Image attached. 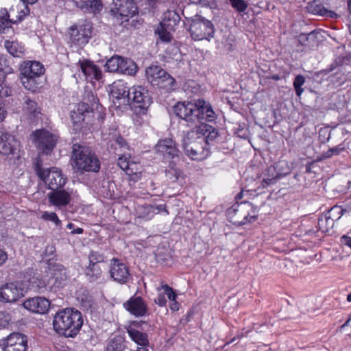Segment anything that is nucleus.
Instances as JSON below:
<instances>
[{
	"instance_id": "obj_41",
	"label": "nucleus",
	"mask_w": 351,
	"mask_h": 351,
	"mask_svg": "<svg viewBox=\"0 0 351 351\" xmlns=\"http://www.w3.org/2000/svg\"><path fill=\"white\" fill-rule=\"evenodd\" d=\"M12 23L10 18L7 16V10L5 8L0 9V33H4L5 29L10 27Z\"/></svg>"
},
{
	"instance_id": "obj_64",
	"label": "nucleus",
	"mask_w": 351,
	"mask_h": 351,
	"mask_svg": "<svg viewBox=\"0 0 351 351\" xmlns=\"http://www.w3.org/2000/svg\"><path fill=\"white\" fill-rule=\"evenodd\" d=\"M346 205L347 206L351 209V197L350 198H348L346 200Z\"/></svg>"
},
{
	"instance_id": "obj_58",
	"label": "nucleus",
	"mask_w": 351,
	"mask_h": 351,
	"mask_svg": "<svg viewBox=\"0 0 351 351\" xmlns=\"http://www.w3.org/2000/svg\"><path fill=\"white\" fill-rule=\"evenodd\" d=\"M180 308V304L177 301L171 302L170 304V309L173 311H178Z\"/></svg>"
},
{
	"instance_id": "obj_30",
	"label": "nucleus",
	"mask_w": 351,
	"mask_h": 351,
	"mask_svg": "<svg viewBox=\"0 0 351 351\" xmlns=\"http://www.w3.org/2000/svg\"><path fill=\"white\" fill-rule=\"evenodd\" d=\"M72 3L84 13L97 14L103 8L101 0H73Z\"/></svg>"
},
{
	"instance_id": "obj_45",
	"label": "nucleus",
	"mask_w": 351,
	"mask_h": 351,
	"mask_svg": "<svg viewBox=\"0 0 351 351\" xmlns=\"http://www.w3.org/2000/svg\"><path fill=\"white\" fill-rule=\"evenodd\" d=\"M309 10L313 14H318L319 15L327 16L332 18L337 16V14L334 12L326 10V9L322 8L320 6L315 5V7L313 8V4L310 5Z\"/></svg>"
},
{
	"instance_id": "obj_63",
	"label": "nucleus",
	"mask_w": 351,
	"mask_h": 351,
	"mask_svg": "<svg viewBox=\"0 0 351 351\" xmlns=\"http://www.w3.org/2000/svg\"><path fill=\"white\" fill-rule=\"evenodd\" d=\"M351 322V318L348 319L341 326V330H345L347 326L350 324V323Z\"/></svg>"
},
{
	"instance_id": "obj_25",
	"label": "nucleus",
	"mask_w": 351,
	"mask_h": 351,
	"mask_svg": "<svg viewBox=\"0 0 351 351\" xmlns=\"http://www.w3.org/2000/svg\"><path fill=\"white\" fill-rule=\"evenodd\" d=\"M343 210L341 206H335L324 216L319 218L318 226L323 231L327 230L328 228L332 227L334 221L341 218Z\"/></svg>"
},
{
	"instance_id": "obj_26",
	"label": "nucleus",
	"mask_w": 351,
	"mask_h": 351,
	"mask_svg": "<svg viewBox=\"0 0 351 351\" xmlns=\"http://www.w3.org/2000/svg\"><path fill=\"white\" fill-rule=\"evenodd\" d=\"M142 325H147L145 322H134L133 326H130L128 329V333L131 339L134 343H136L138 347H145L147 348L149 346V340L148 335L143 332L138 330L134 327H141L142 329L144 328Z\"/></svg>"
},
{
	"instance_id": "obj_52",
	"label": "nucleus",
	"mask_w": 351,
	"mask_h": 351,
	"mask_svg": "<svg viewBox=\"0 0 351 351\" xmlns=\"http://www.w3.org/2000/svg\"><path fill=\"white\" fill-rule=\"evenodd\" d=\"M158 295L156 298H155L154 300L155 303L159 305L160 306H165L167 303V300L165 298L166 294L165 293L164 291L162 292V291H158Z\"/></svg>"
},
{
	"instance_id": "obj_42",
	"label": "nucleus",
	"mask_w": 351,
	"mask_h": 351,
	"mask_svg": "<svg viewBox=\"0 0 351 351\" xmlns=\"http://www.w3.org/2000/svg\"><path fill=\"white\" fill-rule=\"evenodd\" d=\"M40 219H42L44 221H51L56 226H60L62 224L61 220L59 219L58 215L54 212H41Z\"/></svg>"
},
{
	"instance_id": "obj_61",
	"label": "nucleus",
	"mask_w": 351,
	"mask_h": 351,
	"mask_svg": "<svg viewBox=\"0 0 351 351\" xmlns=\"http://www.w3.org/2000/svg\"><path fill=\"white\" fill-rule=\"evenodd\" d=\"M133 121H134V124L136 125H141L142 124V122H143L142 121V119L140 117L137 116V115H136L133 118Z\"/></svg>"
},
{
	"instance_id": "obj_39",
	"label": "nucleus",
	"mask_w": 351,
	"mask_h": 351,
	"mask_svg": "<svg viewBox=\"0 0 351 351\" xmlns=\"http://www.w3.org/2000/svg\"><path fill=\"white\" fill-rule=\"evenodd\" d=\"M86 276L90 282L99 280L101 277V269L97 265H89L86 269Z\"/></svg>"
},
{
	"instance_id": "obj_5",
	"label": "nucleus",
	"mask_w": 351,
	"mask_h": 351,
	"mask_svg": "<svg viewBox=\"0 0 351 351\" xmlns=\"http://www.w3.org/2000/svg\"><path fill=\"white\" fill-rule=\"evenodd\" d=\"M20 72L23 86L27 90L36 92L40 85V77L45 73L44 66L38 61H25L21 65Z\"/></svg>"
},
{
	"instance_id": "obj_43",
	"label": "nucleus",
	"mask_w": 351,
	"mask_h": 351,
	"mask_svg": "<svg viewBox=\"0 0 351 351\" xmlns=\"http://www.w3.org/2000/svg\"><path fill=\"white\" fill-rule=\"evenodd\" d=\"M305 78L302 75H298L293 81V87L298 97H300L304 92L302 86L304 84Z\"/></svg>"
},
{
	"instance_id": "obj_7",
	"label": "nucleus",
	"mask_w": 351,
	"mask_h": 351,
	"mask_svg": "<svg viewBox=\"0 0 351 351\" xmlns=\"http://www.w3.org/2000/svg\"><path fill=\"white\" fill-rule=\"evenodd\" d=\"M92 25L88 21L72 25L67 31L66 37L68 43L71 46L81 47L87 44L91 37Z\"/></svg>"
},
{
	"instance_id": "obj_27",
	"label": "nucleus",
	"mask_w": 351,
	"mask_h": 351,
	"mask_svg": "<svg viewBox=\"0 0 351 351\" xmlns=\"http://www.w3.org/2000/svg\"><path fill=\"white\" fill-rule=\"evenodd\" d=\"M25 278L28 283L27 289L39 291L49 290L47 275L43 276L32 270L31 274L25 276Z\"/></svg>"
},
{
	"instance_id": "obj_15",
	"label": "nucleus",
	"mask_w": 351,
	"mask_h": 351,
	"mask_svg": "<svg viewBox=\"0 0 351 351\" xmlns=\"http://www.w3.org/2000/svg\"><path fill=\"white\" fill-rule=\"evenodd\" d=\"M3 351H27V337L20 332H13L2 340Z\"/></svg>"
},
{
	"instance_id": "obj_21",
	"label": "nucleus",
	"mask_w": 351,
	"mask_h": 351,
	"mask_svg": "<svg viewBox=\"0 0 351 351\" xmlns=\"http://www.w3.org/2000/svg\"><path fill=\"white\" fill-rule=\"evenodd\" d=\"M155 150L167 160L174 159L178 156L179 153L176 142L171 138L158 141L155 145Z\"/></svg>"
},
{
	"instance_id": "obj_8",
	"label": "nucleus",
	"mask_w": 351,
	"mask_h": 351,
	"mask_svg": "<svg viewBox=\"0 0 351 351\" xmlns=\"http://www.w3.org/2000/svg\"><path fill=\"white\" fill-rule=\"evenodd\" d=\"M36 171L38 177L51 191L62 188L67 181V178L58 167L43 169L37 163Z\"/></svg>"
},
{
	"instance_id": "obj_38",
	"label": "nucleus",
	"mask_w": 351,
	"mask_h": 351,
	"mask_svg": "<svg viewBox=\"0 0 351 351\" xmlns=\"http://www.w3.org/2000/svg\"><path fill=\"white\" fill-rule=\"evenodd\" d=\"M121 66L120 73L128 75H134L137 71L136 64L131 59L123 58V62L120 65Z\"/></svg>"
},
{
	"instance_id": "obj_3",
	"label": "nucleus",
	"mask_w": 351,
	"mask_h": 351,
	"mask_svg": "<svg viewBox=\"0 0 351 351\" xmlns=\"http://www.w3.org/2000/svg\"><path fill=\"white\" fill-rule=\"evenodd\" d=\"M84 320L77 310L66 308L58 311L53 318V328L56 332L66 337H75L83 326Z\"/></svg>"
},
{
	"instance_id": "obj_55",
	"label": "nucleus",
	"mask_w": 351,
	"mask_h": 351,
	"mask_svg": "<svg viewBox=\"0 0 351 351\" xmlns=\"http://www.w3.org/2000/svg\"><path fill=\"white\" fill-rule=\"evenodd\" d=\"M7 114V111L5 108V105L2 101V99H0V121H3Z\"/></svg>"
},
{
	"instance_id": "obj_46",
	"label": "nucleus",
	"mask_w": 351,
	"mask_h": 351,
	"mask_svg": "<svg viewBox=\"0 0 351 351\" xmlns=\"http://www.w3.org/2000/svg\"><path fill=\"white\" fill-rule=\"evenodd\" d=\"M157 291H164L168 299L171 302L176 301L177 294L174 292L173 289L167 285H162L156 288Z\"/></svg>"
},
{
	"instance_id": "obj_37",
	"label": "nucleus",
	"mask_w": 351,
	"mask_h": 351,
	"mask_svg": "<svg viewBox=\"0 0 351 351\" xmlns=\"http://www.w3.org/2000/svg\"><path fill=\"white\" fill-rule=\"evenodd\" d=\"M123 62V57L114 56L110 58L106 62L105 67L107 71L110 73H120L121 66H120Z\"/></svg>"
},
{
	"instance_id": "obj_44",
	"label": "nucleus",
	"mask_w": 351,
	"mask_h": 351,
	"mask_svg": "<svg viewBox=\"0 0 351 351\" xmlns=\"http://www.w3.org/2000/svg\"><path fill=\"white\" fill-rule=\"evenodd\" d=\"M11 89L5 82V76L3 73H0V99L10 95Z\"/></svg>"
},
{
	"instance_id": "obj_13",
	"label": "nucleus",
	"mask_w": 351,
	"mask_h": 351,
	"mask_svg": "<svg viewBox=\"0 0 351 351\" xmlns=\"http://www.w3.org/2000/svg\"><path fill=\"white\" fill-rule=\"evenodd\" d=\"M146 77L154 85L160 87H171L175 80L164 69L156 65H152L147 68Z\"/></svg>"
},
{
	"instance_id": "obj_32",
	"label": "nucleus",
	"mask_w": 351,
	"mask_h": 351,
	"mask_svg": "<svg viewBox=\"0 0 351 351\" xmlns=\"http://www.w3.org/2000/svg\"><path fill=\"white\" fill-rule=\"evenodd\" d=\"M279 165H277V167ZM276 166H269L263 173V178L261 182V186L263 188H266L271 184H274L276 182L278 179H279L282 173H279L276 170Z\"/></svg>"
},
{
	"instance_id": "obj_59",
	"label": "nucleus",
	"mask_w": 351,
	"mask_h": 351,
	"mask_svg": "<svg viewBox=\"0 0 351 351\" xmlns=\"http://www.w3.org/2000/svg\"><path fill=\"white\" fill-rule=\"evenodd\" d=\"M117 143L120 145L121 147H127L128 143L125 140L121 137L117 139Z\"/></svg>"
},
{
	"instance_id": "obj_50",
	"label": "nucleus",
	"mask_w": 351,
	"mask_h": 351,
	"mask_svg": "<svg viewBox=\"0 0 351 351\" xmlns=\"http://www.w3.org/2000/svg\"><path fill=\"white\" fill-rule=\"evenodd\" d=\"M344 149H345V147L342 145H339L336 147L329 149L326 152L325 156L326 158H330L333 156L339 155L344 150Z\"/></svg>"
},
{
	"instance_id": "obj_54",
	"label": "nucleus",
	"mask_w": 351,
	"mask_h": 351,
	"mask_svg": "<svg viewBox=\"0 0 351 351\" xmlns=\"http://www.w3.org/2000/svg\"><path fill=\"white\" fill-rule=\"evenodd\" d=\"M94 117H96L97 120L100 122H103L105 119L106 113L104 111L102 107L97 108L95 112H94Z\"/></svg>"
},
{
	"instance_id": "obj_48",
	"label": "nucleus",
	"mask_w": 351,
	"mask_h": 351,
	"mask_svg": "<svg viewBox=\"0 0 351 351\" xmlns=\"http://www.w3.org/2000/svg\"><path fill=\"white\" fill-rule=\"evenodd\" d=\"M232 7L240 13L245 12L247 3L244 0H228Z\"/></svg>"
},
{
	"instance_id": "obj_33",
	"label": "nucleus",
	"mask_w": 351,
	"mask_h": 351,
	"mask_svg": "<svg viewBox=\"0 0 351 351\" xmlns=\"http://www.w3.org/2000/svg\"><path fill=\"white\" fill-rule=\"evenodd\" d=\"M180 17L175 10H167L163 14L162 21L160 23L161 27L170 29H175V27L179 23Z\"/></svg>"
},
{
	"instance_id": "obj_22",
	"label": "nucleus",
	"mask_w": 351,
	"mask_h": 351,
	"mask_svg": "<svg viewBox=\"0 0 351 351\" xmlns=\"http://www.w3.org/2000/svg\"><path fill=\"white\" fill-rule=\"evenodd\" d=\"M23 305L25 309L30 312L45 314L49 309L50 302L44 297H34L26 300Z\"/></svg>"
},
{
	"instance_id": "obj_11",
	"label": "nucleus",
	"mask_w": 351,
	"mask_h": 351,
	"mask_svg": "<svg viewBox=\"0 0 351 351\" xmlns=\"http://www.w3.org/2000/svg\"><path fill=\"white\" fill-rule=\"evenodd\" d=\"M130 93L129 88L123 80L114 82L110 88V98L115 106L117 108H125L130 106Z\"/></svg>"
},
{
	"instance_id": "obj_31",
	"label": "nucleus",
	"mask_w": 351,
	"mask_h": 351,
	"mask_svg": "<svg viewBox=\"0 0 351 351\" xmlns=\"http://www.w3.org/2000/svg\"><path fill=\"white\" fill-rule=\"evenodd\" d=\"M29 14V9L27 4L20 3L11 7L9 11L7 10V16L12 23H17L23 21Z\"/></svg>"
},
{
	"instance_id": "obj_28",
	"label": "nucleus",
	"mask_w": 351,
	"mask_h": 351,
	"mask_svg": "<svg viewBox=\"0 0 351 351\" xmlns=\"http://www.w3.org/2000/svg\"><path fill=\"white\" fill-rule=\"evenodd\" d=\"M125 308L136 317L145 316L147 313V306L141 297H132L123 304Z\"/></svg>"
},
{
	"instance_id": "obj_40",
	"label": "nucleus",
	"mask_w": 351,
	"mask_h": 351,
	"mask_svg": "<svg viewBox=\"0 0 351 351\" xmlns=\"http://www.w3.org/2000/svg\"><path fill=\"white\" fill-rule=\"evenodd\" d=\"M24 110L27 113L29 114H32L36 116V114L40 113V108L38 107L37 103L32 99L29 97H25L24 98Z\"/></svg>"
},
{
	"instance_id": "obj_35",
	"label": "nucleus",
	"mask_w": 351,
	"mask_h": 351,
	"mask_svg": "<svg viewBox=\"0 0 351 351\" xmlns=\"http://www.w3.org/2000/svg\"><path fill=\"white\" fill-rule=\"evenodd\" d=\"M126 345L124 338L117 335L108 341L105 351H125Z\"/></svg>"
},
{
	"instance_id": "obj_16",
	"label": "nucleus",
	"mask_w": 351,
	"mask_h": 351,
	"mask_svg": "<svg viewBox=\"0 0 351 351\" xmlns=\"http://www.w3.org/2000/svg\"><path fill=\"white\" fill-rule=\"evenodd\" d=\"M109 273L111 278L120 284L127 283L130 278V273L128 265L115 258H113L110 261Z\"/></svg>"
},
{
	"instance_id": "obj_4",
	"label": "nucleus",
	"mask_w": 351,
	"mask_h": 351,
	"mask_svg": "<svg viewBox=\"0 0 351 351\" xmlns=\"http://www.w3.org/2000/svg\"><path fill=\"white\" fill-rule=\"evenodd\" d=\"M72 158L75 171L84 172H97L100 169V162L97 157L86 146L74 144Z\"/></svg>"
},
{
	"instance_id": "obj_24",
	"label": "nucleus",
	"mask_w": 351,
	"mask_h": 351,
	"mask_svg": "<svg viewBox=\"0 0 351 351\" xmlns=\"http://www.w3.org/2000/svg\"><path fill=\"white\" fill-rule=\"evenodd\" d=\"M165 213L168 214L165 204L158 205H138L136 208V214L138 217L145 220L152 219L156 214Z\"/></svg>"
},
{
	"instance_id": "obj_18",
	"label": "nucleus",
	"mask_w": 351,
	"mask_h": 351,
	"mask_svg": "<svg viewBox=\"0 0 351 351\" xmlns=\"http://www.w3.org/2000/svg\"><path fill=\"white\" fill-rule=\"evenodd\" d=\"M73 189H58L49 192L47 195L49 202L51 205L62 209L66 207L71 201Z\"/></svg>"
},
{
	"instance_id": "obj_10",
	"label": "nucleus",
	"mask_w": 351,
	"mask_h": 351,
	"mask_svg": "<svg viewBox=\"0 0 351 351\" xmlns=\"http://www.w3.org/2000/svg\"><path fill=\"white\" fill-rule=\"evenodd\" d=\"M191 37L195 40H210L215 34L212 22L204 17L195 16L191 21L189 29Z\"/></svg>"
},
{
	"instance_id": "obj_62",
	"label": "nucleus",
	"mask_w": 351,
	"mask_h": 351,
	"mask_svg": "<svg viewBox=\"0 0 351 351\" xmlns=\"http://www.w3.org/2000/svg\"><path fill=\"white\" fill-rule=\"evenodd\" d=\"M83 233V229L82 228H77L76 229H73L72 231H71V234H82Z\"/></svg>"
},
{
	"instance_id": "obj_57",
	"label": "nucleus",
	"mask_w": 351,
	"mask_h": 351,
	"mask_svg": "<svg viewBox=\"0 0 351 351\" xmlns=\"http://www.w3.org/2000/svg\"><path fill=\"white\" fill-rule=\"evenodd\" d=\"M341 242L342 244L347 245L351 249V237L347 235H343L341 237Z\"/></svg>"
},
{
	"instance_id": "obj_6",
	"label": "nucleus",
	"mask_w": 351,
	"mask_h": 351,
	"mask_svg": "<svg viewBox=\"0 0 351 351\" xmlns=\"http://www.w3.org/2000/svg\"><path fill=\"white\" fill-rule=\"evenodd\" d=\"M155 0H113L114 10L121 20L127 21L128 18L134 16L138 12L140 7L149 9L153 7Z\"/></svg>"
},
{
	"instance_id": "obj_9",
	"label": "nucleus",
	"mask_w": 351,
	"mask_h": 351,
	"mask_svg": "<svg viewBox=\"0 0 351 351\" xmlns=\"http://www.w3.org/2000/svg\"><path fill=\"white\" fill-rule=\"evenodd\" d=\"M228 215L229 218L236 217L233 221L234 223L245 225L256 221L257 212L252 204L245 202L229 208Z\"/></svg>"
},
{
	"instance_id": "obj_53",
	"label": "nucleus",
	"mask_w": 351,
	"mask_h": 351,
	"mask_svg": "<svg viewBox=\"0 0 351 351\" xmlns=\"http://www.w3.org/2000/svg\"><path fill=\"white\" fill-rule=\"evenodd\" d=\"M88 109V105L86 103L82 102L78 104L76 109L73 110V111L81 112L82 114H84L85 117H86V114L89 113Z\"/></svg>"
},
{
	"instance_id": "obj_36",
	"label": "nucleus",
	"mask_w": 351,
	"mask_h": 351,
	"mask_svg": "<svg viewBox=\"0 0 351 351\" xmlns=\"http://www.w3.org/2000/svg\"><path fill=\"white\" fill-rule=\"evenodd\" d=\"M72 120L73 132L77 134L80 132L83 128V122L85 120V115L82 114L81 112L72 111L71 113Z\"/></svg>"
},
{
	"instance_id": "obj_1",
	"label": "nucleus",
	"mask_w": 351,
	"mask_h": 351,
	"mask_svg": "<svg viewBox=\"0 0 351 351\" xmlns=\"http://www.w3.org/2000/svg\"><path fill=\"white\" fill-rule=\"evenodd\" d=\"M218 136L217 130L208 124H202L187 132L183 138V148L192 160H201L208 155L206 145Z\"/></svg>"
},
{
	"instance_id": "obj_51",
	"label": "nucleus",
	"mask_w": 351,
	"mask_h": 351,
	"mask_svg": "<svg viewBox=\"0 0 351 351\" xmlns=\"http://www.w3.org/2000/svg\"><path fill=\"white\" fill-rule=\"evenodd\" d=\"M89 265H97L103 261V257L101 254L96 252H90L88 255Z\"/></svg>"
},
{
	"instance_id": "obj_34",
	"label": "nucleus",
	"mask_w": 351,
	"mask_h": 351,
	"mask_svg": "<svg viewBox=\"0 0 351 351\" xmlns=\"http://www.w3.org/2000/svg\"><path fill=\"white\" fill-rule=\"evenodd\" d=\"M4 47L8 52L14 57L21 58L25 55L24 45L17 40H6L4 42Z\"/></svg>"
},
{
	"instance_id": "obj_60",
	"label": "nucleus",
	"mask_w": 351,
	"mask_h": 351,
	"mask_svg": "<svg viewBox=\"0 0 351 351\" xmlns=\"http://www.w3.org/2000/svg\"><path fill=\"white\" fill-rule=\"evenodd\" d=\"M191 3H195V4H202L203 5H207L209 3V1L208 0H189Z\"/></svg>"
},
{
	"instance_id": "obj_49",
	"label": "nucleus",
	"mask_w": 351,
	"mask_h": 351,
	"mask_svg": "<svg viewBox=\"0 0 351 351\" xmlns=\"http://www.w3.org/2000/svg\"><path fill=\"white\" fill-rule=\"evenodd\" d=\"M12 321V316L10 312L6 311H0V326L1 327H6Z\"/></svg>"
},
{
	"instance_id": "obj_56",
	"label": "nucleus",
	"mask_w": 351,
	"mask_h": 351,
	"mask_svg": "<svg viewBox=\"0 0 351 351\" xmlns=\"http://www.w3.org/2000/svg\"><path fill=\"white\" fill-rule=\"evenodd\" d=\"M8 260L7 252L0 247V267L2 266Z\"/></svg>"
},
{
	"instance_id": "obj_19",
	"label": "nucleus",
	"mask_w": 351,
	"mask_h": 351,
	"mask_svg": "<svg viewBox=\"0 0 351 351\" xmlns=\"http://www.w3.org/2000/svg\"><path fill=\"white\" fill-rule=\"evenodd\" d=\"M118 165L130 176H134L132 179H138L143 171L141 164L132 158L129 154H124L118 158Z\"/></svg>"
},
{
	"instance_id": "obj_2",
	"label": "nucleus",
	"mask_w": 351,
	"mask_h": 351,
	"mask_svg": "<svg viewBox=\"0 0 351 351\" xmlns=\"http://www.w3.org/2000/svg\"><path fill=\"white\" fill-rule=\"evenodd\" d=\"M173 109L178 117L193 123L206 124L205 122L212 123L217 119L210 104L204 99L178 102Z\"/></svg>"
},
{
	"instance_id": "obj_47",
	"label": "nucleus",
	"mask_w": 351,
	"mask_h": 351,
	"mask_svg": "<svg viewBox=\"0 0 351 351\" xmlns=\"http://www.w3.org/2000/svg\"><path fill=\"white\" fill-rule=\"evenodd\" d=\"M175 29H170L167 28H163L160 25V27L158 28L156 32L158 33L160 39L163 42H169L171 40V31H174Z\"/></svg>"
},
{
	"instance_id": "obj_14",
	"label": "nucleus",
	"mask_w": 351,
	"mask_h": 351,
	"mask_svg": "<svg viewBox=\"0 0 351 351\" xmlns=\"http://www.w3.org/2000/svg\"><path fill=\"white\" fill-rule=\"evenodd\" d=\"M32 136L37 147L47 154L53 150L57 142L56 136L45 130H36Z\"/></svg>"
},
{
	"instance_id": "obj_17",
	"label": "nucleus",
	"mask_w": 351,
	"mask_h": 351,
	"mask_svg": "<svg viewBox=\"0 0 351 351\" xmlns=\"http://www.w3.org/2000/svg\"><path fill=\"white\" fill-rule=\"evenodd\" d=\"M25 290L16 283H6L0 287V302L12 303L24 296Z\"/></svg>"
},
{
	"instance_id": "obj_23",
	"label": "nucleus",
	"mask_w": 351,
	"mask_h": 351,
	"mask_svg": "<svg viewBox=\"0 0 351 351\" xmlns=\"http://www.w3.org/2000/svg\"><path fill=\"white\" fill-rule=\"evenodd\" d=\"M66 280L65 269L61 266H57L56 268H49V274H47L49 291H56L64 285Z\"/></svg>"
},
{
	"instance_id": "obj_29",
	"label": "nucleus",
	"mask_w": 351,
	"mask_h": 351,
	"mask_svg": "<svg viewBox=\"0 0 351 351\" xmlns=\"http://www.w3.org/2000/svg\"><path fill=\"white\" fill-rule=\"evenodd\" d=\"M80 69L86 80L92 82L93 80H99L102 76L101 69L89 60H83L79 62Z\"/></svg>"
},
{
	"instance_id": "obj_20",
	"label": "nucleus",
	"mask_w": 351,
	"mask_h": 351,
	"mask_svg": "<svg viewBox=\"0 0 351 351\" xmlns=\"http://www.w3.org/2000/svg\"><path fill=\"white\" fill-rule=\"evenodd\" d=\"M19 142L9 132L0 136V154L3 156H17L19 152Z\"/></svg>"
},
{
	"instance_id": "obj_12",
	"label": "nucleus",
	"mask_w": 351,
	"mask_h": 351,
	"mask_svg": "<svg viewBox=\"0 0 351 351\" xmlns=\"http://www.w3.org/2000/svg\"><path fill=\"white\" fill-rule=\"evenodd\" d=\"M134 104L135 108H139V112L145 114L152 104V99L148 91L141 86L130 88V106Z\"/></svg>"
}]
</instances>
